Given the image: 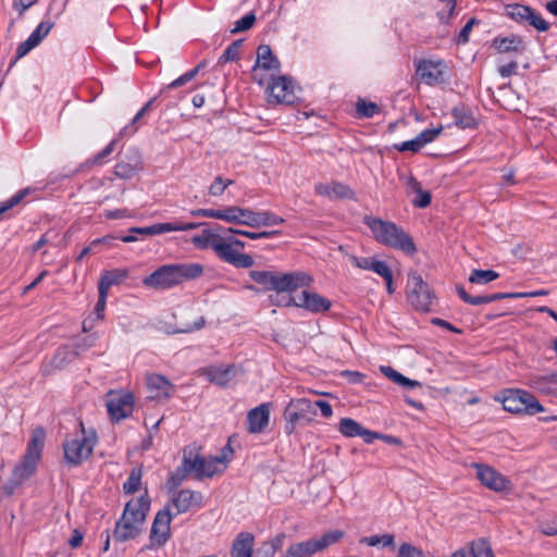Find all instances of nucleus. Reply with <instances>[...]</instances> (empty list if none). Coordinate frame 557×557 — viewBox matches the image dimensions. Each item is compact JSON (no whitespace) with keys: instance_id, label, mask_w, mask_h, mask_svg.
<instances>
[{"instance_id":"1","label":"nucleus","mask_w":557,"mask_h":557,"mask_svg":"<svg viewBox=\"0 0 557 557\" xmlns=\"http://www.w3.org/2000/svg\"><path fill=\"white\" fill-rule=\"evenodd\" d=\"M202 274L203 265L200 263L163 264L150 275L144 277L143 284L148 288L165 290L196 280Z\"/></svg>"},{"instance_id":"2","label":"nucleus","mask_w":557,"mask_h":557,"mask_svg":"<svg viewBox=\"0 0 557 557\" xmlns=\"http://www.w3.org/2000/svg\"><path fill=\"white\" fill-rule=\"evenodd\" d=\"M363 223L370 228L373 238L381 245L400 250L407 256L417 252L412 237L396 223L371 215H364Z\"/></svg>"},{"instance_id":"3","label":"nucleus","mask_w":557,"mask_h":557,"mask_svg":"<svg viewBox=\"0 0 557 557\" xmlns=\"http://www.w3.org/2000/svg\"><path fill=\"white\" fill-rule=\"evenodd\" d=\"M149 508L150 498L147 493L127 502L121 518L115 523L112 534L114 541L123 543L139 536Z\"/></svg>"},{"instance_id":"4","label":"nucleus","mask_w":557,"mask_h":557,"mask_svg":"<svg viewBox=\"0 0 557 557\" xmlns=\"http://www.w3.org/2000/svg\"><path fill=\"white\" fill-rule=\"evenodd\" d=\"M249 276L265 290H275L277 294L288 293V295L298 288L309 287L313 282L312 276L304 271L280 273L252 270L249 272ZM277 297L278 295H276Z\"/></svg>"},{"instance_id":"5","label":"nucleus","mask_w":557,"mask_h":557,"mask_svg":"<svg viewBox=\"0 0 557 557\" xmlns=\"http://www.w3.org/2000/svg\"><path fill=\"white\" fill-rule=\"evenodd\" d=\"M44 445L45 431L38 428L32 434L22 461L14 468L9 482L3 487L8 495H12L17 486L35 473Z\"/></svg>"},{"instance_id":"6","label":"nucleus","mask_w":557,"mask_h":557,"mask_svg":"<svg viewBox=\"0 0 557 557\" xmlns=\"http://www.w3.org/2000/svg\"><path fill=\"white\" fill-rule=\"evenodd\" d=\"M82 437L66 438L63 443L64 460L67 465L77 467L87 460L97 444L95 430L86 433L84 423L79 422Z\"/></svg>"},{"instance_id":"7","label":"nucleus","mask_w":557,"mask_h":557,"mask_svg":"<svg viewBox=\"0 0 557 557\" xmlns=\"http://www.w3.org/2000/svg\"><path fill=\"white\" fill-rule=\"evenodd\" d=\"M406 294L408 302L421 312L431 311L436 299L434 292L417 271L408 273Z\"/></svg>"},{"instance_id":"8","label":"nucleus","mask_w":557,"mask_h":557,"mask_svg":"<svg viewBox=\"0 0 557 557\" xmlns=\"http://www.w3.org/2000/svg\"><path fill=\"white\" fill-rule=\"evenodd\" d=\"M504 410L511 413L535 414L544 410L534 395L522 389H506L502 397H497Z\"/></svg>"},{"instance_id":"9","label":"nucleus","mask_w":557,"mask_h":557,"mask_svg":"<svg viewBox=\"0 0 557 557\" xmlns=\"http://www.w3.org/2000/svg\"><path fill=\"white\" fill-rule=\"evenodd\" d=\"M227 223L260 227L282 224L284 219L270 211L255 212L250 209L232 206L227 207Z\"/></svg>"},{"instance_id":"10","label":"nucleus","mask_w":557,"mask_h":557,"mask_svg":"<svg viewBox=\"0 0 557 557\" xmlns=\"http://www.w3.org/2000/svg\"><path fill=\"white\" fill-rule=\"evenodd\" d=\"M271 302L277 306L285 307H299L312 313H323L330 310L332 302L327 298L321 296L315 292L302 290L298 298H295L289 294L284 296L282 300H276L273 296L270 297Z\"/></svg>"},{"instance_id":"11","label":"nucleus","mask_w":557,"mask_h":557,"mask_svg":"<svg viewBox=\"0 0 557 557\" xmlns=\"http://www.w3.org/2000/svg\"><path fill=\"white\" fill-rule=\"evenodd\" d=\"M317 416L315 406L313 401L307 398L292 399L284 411L286 420L285 432L292 434L295 431L296 423L299 421L311 422Z\"/></svg>"},{"instance_id":"12","label":"nucleus","mask_w":557,"mask_h":557,"mask_svg":"<svg viewBox=\"0 0 557 557\" xmlns=\"http://www.w3.org/2000/svg\"><path fill=\"white\" fill-rule=\"evenodd\" d=\"M172 515L169 508L159 510L152 522L149 535V544L145 545L141 550L159 548L165 545L171 537Z\"/></svg>"},{"instance_id":"13","label":"nucleus","mask_w":557,"mask_h":557,"mask_svg":"<svg viewBox=\"0 0 557 557\" xmlns=\"http://www.w3.org/2000/svg\"><path fill=\"white\" fill-rule=\"evenodd\" d=\"M134 405V395L131 392L109 393L107 408L112 421L119 422L129 417Z\"/></svg>"},{"instance_id":"14","label":"nucleus","mask_w":557,"mask_h":557,"mask_svg":"<svg viewBox=\"0 0 557 557\" xmlns=\"http://www.w3.org/2000/svg\"><path fill=\"white\" fill-rule=\"evenodd\" d=\"M214 252L222 261L236 268L249 269L255 264V260L250 255L239 252L223 236L220 243L214 245Z\"/></svg>"},{"instance_id":"15","label":"nucleus","mask_w":557,"mask_h":557,"mask_svg":"<svg viewBox=\"0 0 557 557\" xmlns=\"http://www.w3.org/2000/svg\"><path fill=\"white\" fill-rule=\"evenodd\" d=\"M267 90L270 103L293 104L296 98L293 82L286 76L274 78Z\"/></svg>"},{"instance_id":"16","label":"nucleus","mask_w":557,"mask_h":557,"mask_svg":"<svg viewBox=\"0 0 557 557\" xmlns=\"http://www.w3.org/2000/svg\"><path fill=\"white\" fill-rule=\"evenodd\" d=\"M472 466L476 470L478 480L485 487L495 492H504L509 488L510 481L494 468L482 463H473Z\"/></svg>"},{"instance_id":"17","label":"nucleus","mask_w":557,"mask_h":557,"mask_svg":"<svg viewBox=\"0 0 557 557\" xmlns=\"http://www.w3.org/2000/svg\"><path fill=\"white\" fill-rule=\"evenodd\" d=\"M442 65V61L422 60L418 63L416 72L421 81L433 86L444 82V73L441 70Z\"/></svg>"},{"instance_id":"18","label":"nucleus","mask_w":557,"mask_h":557,"mask_svg":"<svg viewBox=\"0 0 557 557\" xmlns=\"http://www.w3.org/2000/svg\"><path fill=\"white\" fill-rule=\"evenodd\" d=\"M203 496L200 492L191 490H181L173 493L172 504L176 509V515L184 513L190 510L195 506H200Z\"/></svg>"},{"instance_id":"19","label":"nucleus","mask_w":557,"mask_h":557,"mask_svg":"<svg viewBox=\"0 0 557 557\" xmlns=\"http://www.w3.org/2000/svg\"><path fill=\"white\" fill-rule=\"evenodd\" d=\"M270 421V404H261L248 411L247 423L250 433H261Z\"/></svg>"},{"instance_id":"20","label":"nucleus","mask_w":557,"mask_h":557,"mask_svg":"<svg viewBox=\"0 0 557 557\" xmlns=\"http://www.w3.org/2000/svg\"><path fill=\"white\" fill-rule=\"evenodd\" d=\"M198 447H186L183 454L182 466L185 471L188 473H194V478L198 481L201 480L200 472H202L205 468V458L200 456L198 453Z\"/></svg>"},{"instance_id":"21","label":"nucleus","mask_w":557,"mask_h":557,"mask_svg":"<svg viewBox=\"0 0 557 557\" xmlns=\"http://www.w3.org/2000/svg\"><path fill=\"white\" fill-rule=\"evenodd\" d=\"M530 385L541 394L557 398V371L533 375Z\"/></svg>"},{"instance_id":"22","label":"nucleus","mask_w":557,"mask_h":557,"mask_svg":"<svg viewBox=\"0 0 557 557\" xmlns=\"http://www.w3.org/2000/svg\"><path fill=\"white\" fill-rule=\"evenodd\" d=\"M255 536L249 532H240L233 541L231 557H252Z\"/></svg>"},{"instance_id":"23","label":"nucleus","mask_w":557,"mask_h":557,"mask_svg":"<svg viewBox=\"0 0 557 557\" xmlns=\"http://www.w3.org/2000/svg\"><path fill=\"white\" fill-rule=\"evenodd\" d=\"M147 385L151 392H154L150 398L169 399L171 397V389H173V385L164 376L151 374L147 377Z\"/></svg>"},{"instance_id":"24","label":"nucleus","mask_w":557,"mask_h":557,"mask_svg":"<svg viewBox=\"0 0 557 557\" xmlns=\"http://www.w3.org/2000/svg\"><path fill=\"white\" fill-rule=\"evenodd\" d=\"M264 70H278L280 61L273 55L272 49L269 45H260L257 49V62L252 67V74L256 75L257 69Z\"/></svg>"},{"instance_id":"25","label":"nucleus","mask_w":557,"mask_h":557,"mask_svg":"<svg viewBox=\"0 0 557 557\" xmlns=\"http://www.w3.org/2000/svg\"><path fill=\"white\" fill-rule=\"evenodd\" d=\"M493 46L499 53H522L525 50V42L522 37L511 35L509 37L495 38Z\"/></svg>"},{"instance_id":"26","label":"nucleus","mask_w":557,"mask_h":557,"mask_svg":"<svg viewBox=\"0 0 557 557\" xmlns=\"http://www.w3.org/2000/svg\"><path fill=\"white\" fill-rule=\"evenodd\" d=\"M221 230L222 226L215 224L211 228L203 230L200 235L194 236L191 242L195 246L199 248H211L212 250H214V245L219 244L222 238V236L219 234Z\"/></svg>"},{"instance_id":"27","label":"nucleus","mask_w":557,"mask_h":557,"mask_svg":"<svg viewBox=\"0 0 557 557\" xmlns=\"http://www.w3.org/2000/svg\"><path fill=\"white\" fill-rule=\"evenodd\" d=\"M128 274L127 269L103 271L98 282V289L109 293L111 286L121 284L128 277Z\"/></svg>"},{"instance_id":"28","label":"nucleus","mask_w":557,"mask_h":557,"mask_svg":"<svg viewBox=\"0 0 557 557\" xmlns=\"http://www.w3.org/2000/svg\"><path fill=\"white\" fill-rule=\"evenodd\" d=\"M140 154L135 150L128 162L121 161L116 163L114 174L120 178L129 180L136 174L137 170L140 169Z\"/></svg>"},{"instance_id":"29","label":"nucleus","mask_w":557,"mask_h":557,"mask_svg":"<svg viewBox=\"0 0 557 557\" xmlns=\"http://www.w3.org/2000/svg\"><path fill=\"white\" fill-rule=\"evenodd\" d=\"M210 382L225 386L235 376L236 369L234 366L227 367H210L206 371Z\"/></svg>"},{"instance_id":"30","label":"nucleus","mask_w":557,"mask_h":557,"mask_svg":"<svg viewBox=\"0 0 557 557\" xmlns=\"http://www.w3.org/2000/svg\"><path fill=\"white\" fill-rule=\"evenodd\" d=\"M451 115L455 125L459 128H473L476 126V121L470 108L466 104H459L453 108Z\"/></svg>"},{"instance_id":"31","label":"nucleus","mask_w":557,"mask_h":557,"mask_svg":"<svg viewBox=\"0 0 557 557\" xmlns=\"http://www.w3.org/2000/svg\"><path fill=\"white\" fill-rule=\"evenodd\" d=\"M344 536V532L339 530L329 531L321 539L318 540H308L307 546L311 548V552L317 553L327 548L329 546L339 542Z\"/></svg>"},{"instance_id":"32","label":"nucleus","mask_w":557,"mask_h":557,"mask_svg":"<svg viewBox=\"0 0 557 557\" xmlns=\"http://www.w3.org/2000/svg\"><path fill=\"white\" fill-rule=\"evenodd\" d=\"M408 188L417 194V197L412 200V203L417 208H426L432 200L431 193L429 190H423L420 182H418L413 176H410L407 180Z\"/></svg>"},{"instance_id":"33","label":"nucleus","mask_w":557,"mask_h":557,"mask_svg":"<svg viewBox=\"0 0 557 557\" xmlns=\"http://www.w3.org/2000/svg\"><path fill=\"white\" fill-rule=\"evenodd\" d=\"M225 457L224 456H215L211 457L209 459L205 458V468L202 472L199 473L201 475V480L203 478H212L215 474H220L224 471L225 466L220 468V465L224 463Z\"/></svg>"},{"instance_id":"34","label":"nucleus","mask_w":557,"mask_h":557,"mask_svg":"<svg viewBox=\"0 0 557 557\" xmlns=\"http://www.w3.org/2000/svg\"><path fill=\"white\" fill-rule=\"evenodd\" d=\"M507 15L518 23H527L529 14H531V7L519 3L508 4L506 7Z\"/></svg>"},{"instance_id":"35","label":"nucleus","mask_w":557,"mask_h":557,"mask_svg":"<svg viewBox=\"0 0 557 557\" xmlns=\"http://www.w3.org/2000/svg\"><path fill=\"white\" fill-rule=\"evenodd\" d=\"M141 476V467H135L132 469L127 480L123 484V490L125 494H134L140 488Z\"/></svg>"},{"instance_id":"36","label":"nucleus","mask_w":557,"mask_h":557,"mask_svg":"<svg viewBox=\"0 0 557 557\" xmlns=\"http://www.w3.org/2000/svg\"><path fill=\"white\" fill-rule=\"evenodd\" d=\"M337 429L344 436L355 437L360 435L362 425L351 418H342Z\"/></svg>"},{"instance_id":"37","label":"nucleus","mask_w":557,"mask_h":557,"mask_svg":"<svg viewBox=\"0 0 557 557\" xmlns=\"http://www.w3.org/2000/svg\"><path fill=\"white\" fill-rule=\"evenodd\" d=\"M76 352L73 351L69 346H61L57 349L54 356L51 359V364L58 369L63 368L67 362L72 361Z\"/></svg>"},{"instance_id":"38","label":"nucleus","mask_w":557,"mask_h":557,"mask_svg":"<svg viewBox=\"0 0 557 557\" xmlns=\"http://www.w3.org/2000/svg\"><path fill=\"white\" fill-rule=\"evenodd\" d=\"M205 65H206V62L201 61L196 67L191 69L190 71L186 72L178 78L174 79L172 83L168 84L160 92L162 94L165 90L178 88V87L185 85L186 83L190 82L193 78L196 77L199 70L205 67Z\"/></svg>"},{"instance_id":"39","label":"nucleus","mask_w":557,"mask_h":557,"mask_svg":"<svg viewBox=\"0 0 557 557\" xmlns=\"http://www.w3.org/2000/svg\"><path fill=\"white\" fill-rule=\"evenodd\" d=\"M499 277V274L494 270H472L469 282L473 284H487Z\"/></svg>"},{"instance_id":"40","label":"nucleus","mask_w":557,"mask_h":557,"mask_svg":"<svg viewBox=\"0 0 557 557\" xmlns=\"http://www.w3.org/2000/svg\"><path fill=\"white\" fill-rule=\"evenodd\" d=\"M242 44L243 39H237L234 40L231 45H228L227 48L222 53V55L219 58L218 64L222 65L238 60Z\"/></svg>"},{"instance_id":"41","label":"nucleus","mask_w":557,"mask_h":557,"mask_svg":"<svg viewBox=\"0 0 557 557\" xmlns=\"http://www.w3.org/2000/svg\"><path fill=\"white\" fill-rule=\"evenodd\" d=\"M356 112L359 117H372L380 112L379 106L371 101L359 98L356 102Z\"/></svg>"},{"instance_id":"42","label":"nucleus","mask_w":557,"mask_h":557,"mask_svg":"<svg viewBox=\"0 0 557 557\" xmlns=\"http://www.w3.org/2000/svg\"><path fill=\"white\" fill-rule=\"evenodd\" d=\"M469 548L473 552V557H494L488 542L483 539L473 541L469 544Z\"/></svg>"},{"instance_id":"43","label":"nucleus","mask_w":557,"mask_h":557,"mask_svg":"<svg viewBox=\"0 0 557 557\" xmlns=\"http://www.w3.org/2000/svg\"><path fill=\"white\" fill-rule=\"evenodd\" d=\"M188 476V473L185 471L183 466L177 467L175 472H173L166 480V487L169 492L175 493L177 487L183 483V481Z\"/></svg>"},{"instance_id":"44","label":"nucleus","mask_w":557,"mask_h":557,"mask_svg":"<svg viewBox=\"0 0 557 557\" xmlns=\"http://www.w3.org/2000/svg\"><path fill=\"white\" fill-rule=\"evenodd\" d=\"M169 228L170 227L168 226V223H157V224L146 226V227H132L129 230V232L133 234L153 236V235L168 233Z\"/></svg>"},{"instance_id":"45","label":"nucleus","mask_w":557,"mask_h":557,"mask_svg":"<svg viewBox=\"0 0 557 557\" xmlns=\"http://www.w3.org/2000/svg\"><path fill=\"white\" fill-rule=\"evenodd\" d=\"M53 25V22L42 21L29 35V38L36 44V46H38L44 40V38H46V36L50 33Z\"/></svg>"},{"instance_id":"46","label":"nucleus","mask_w":557,"mask_h":557,"mask_svg":"<svg viewBox=\"0 0 557 557\" xmlns=\"http://www.w3.org/2000/svg\"><path fill=\"white\" fill-rule=\"evenodd\" d=\"M190 214L193 216H207L212 219H219L227 222V207L222 210L214 209H196L191 210Z\"/></svg>"},{"instance_id":"47","label":"nucleus","mask_w":557,"mask_h":557,"mask_svg":"<svg viewBox=\"0 0 557 557\" xmlns=\"http://www.w3.org/2000/svg\"><path fill=\"white\" fill-rule=\"evenodd\" d=\"M332 199H352L354 191L345 184L333 182L331 184Z\"/></svg>"},{"instance_id":"48","label":"nucleus","mask_w":557,"mask_h":557,"mask_svg":"<svg viewBox=\"0 0 557 557\" xmlns=\"http://www.w3.org/2000/svg\"><path fill=\"white\" fill-rule=\"evenodd\" d=\"M360 542L366 543L369 546H377L380 544L384 547L393 546L394 545V535H392V534L372 535L369 537L361 539Z\"/></svg>"},{"instance_id":"49","label":"nucleus","mask_w":557,"mask_h":557,"mask_svg":"<svg viewBox=\"0 0 557 557\" xmlns=\"http://www.w3.org/2000/svg\"><path fill=\"white\" fill-rule=\"evenodd\" d=\"M255 13H248L235 23L234 28L231 30L232 34L242 33L250 29L256 23Z\"/></svg>"},{"instance_id":"50","label":"nucleus","mask_w":557,"mask_h":557,"mask_svg":"<svg viewBox=\"0 0 557 557\" xmlns=\"http://www.w3.org/2000/svg\"><path fill=\"white\" fill-rule=\"evenodd\" d=\"M30 189L29 188H23L18 190L14 196H12L10 199L2 202V213L9 211L10 209L14 208L15 206L20 205L22 200L29 195Z\"/></svg>"},{"instance_id":"51","label":"nucleus","mask_w":557,"mask_h":557,"mask_svg":"<svg viewBox=\"0 0 557 557\" xmlns=\"http://www.w3.org/2000/svg\"><path fill=\"white\" fill-rule=\"evenodd\" d=\"M521 297H522V295H520L519 293H496V294H492V295H483V296H480L479 305L490 304V302H494V301H497L500 299L521 298Z\"/></svg>"},{"instance_id":"52","label":"nucleus","mask_w":557,"mask_h":557,"mask_svg":"<svg viewBox=\"0 0 557 557\" xmlns=\"http://www.w3.org/2000/svg\"><path fill=\"white\" fill-rule=\"evenodd\" d=\"M443 129H444V127L442 125H440L438 127H435V128H426V129L422 131L417 137L419 138L420 143L424 147L426 144H430L433 140H435V138L438 135H441Z\"/></svg>"},{"instance_id":"53","label":"nucleus","mask_w":557,"mask_h":557,"mask_svg":"<svg viewBox=\"0 0 557 557\" xmlns=\"http://www.w3.org/2000/svg\"><path fill=\"white\" fill-rule=\"evenodd\" d=\"M528 24L533 26L539 32H546L549 28V23L546 22L541 15L531 8V14H529Z\"/></svg>"},{"instance_id":"54","label":"nucleus","mask_w":557,"mask_h":557,"mask_svg":"<svg viewBox=\"0 0 557 557\" xmlns=\"http://www.w3.org/2000/svg\"><path fill=\"white\" fill-rule=\"evenodd\" d=\"M232 184V180L224 181L221 176H216L214 182L209 187V194L211 196H220L224 193L225 188Z\"/></svg>"},{"instance_id":"55","label":"nucleus","mask_w":557,"mask_h":557,"mask_svg":"<svg viewBox=\"0 0 557 557\" xmlns=\"http://www.w3.org/2000/svg\"><path fill=\"white\" fill-rule=\"evenodd\" d=\"M394 148L400 152H404V151L418 152L421 148H423V146L420 143L419 138L414 137L411 140H407L399 145H395Z\"/></svg>"},{"instance_id":"56","label":"nucleus","mask_w":557,"mask_h":557,"mask_svg":"<svg viewBox=\"0 0 557 557\" xmlns=\"http://www.w3.org/2000/svg\"><path fill=\"white\" fill-rule=\"evenodd\" d=\"M374 273L383 277V280L388 278L393 275L392 269L388 267V264L385 261L375 259L374 264L372 267V270Z\"/></svg>"},{"instance_id":"57","label":"nucleus","mask_w":557,"mask_h":557,"mask_svg":"<svg viewBox=\"0 0 557 557\" xmlns=\"http://www.w3.org/2000/svg\"><path fill=\"white\" fill-rule=\"evenodd\" d=\"M349 259L356 268H359L362 270H369V271L372 270V267L375 261V258H372V257L361 258V257H357V256H350Z\"/></svg>"},{"instance_id":"58","label":"nucleus","mask_w":557,"mask_h":557,"mask_svg":"<svg viewBox=\"0 0 557 557\" xmlns=\"http://www.w3.org/2000/svg\"><path fill=\"white\" fill-rule=\"evenodd\" d=\"M108 293L98 289V301L96 304L94 313L96 314L98 320H102L104 318V309L107 304Z\"/></svg>"},{"instance_id":"59","label":"nucleus","mask_w":557,"mask_h":557,"mask_svg":"<svg viewBox=\"0 0 557 557\" xmlns=\"http://www.w3.org/2000/svg\"><path fill=\"white\" fill-rule=\"evenodd\" d=\"M117 140H111L90 162L92 164H100L108 156H110L116 146Z\"/></svg>"},{"instance_id":"60","label":"nucleus","mask_w":557,"mask_h":557,"mask_svg":"<svg viewBox=\"0 0 557 557\" xmlns=\"http://www.w3.org/2000/svg\"><path fill=\"white\" fill-rule=\"evenodd\" d=\"M280 231H264V232H238V235L248 237L250 239L270 238L280 235Z\"/></svg>"},{"instance_id":"61","label":"nucleus","mask_w":557,"mask_h":557,"mask_svg":"<svg viewBox=\"0 0 557 557\" xmlns=\"http://www.w3.org/2000/svg\"><path fill=\"white\" fill-rule=\"evenodd\" d=\"M380 370L386 377H388L391 381H393L395 384H398V385H400V383L405 376L389 366H382L380 368Z\"/></svg>"},{"instance_id":"62","label":"nucleus","mask_w":557,"mask_h":557,"mask_svg":"<svg viewBox=\"0 0 557 557\" xmlns=\"http://www.w3.org/2000/svg\"><path fill=\"white\" fill-rule=\"evenodd\" d=\"M57 234L53 231H48L32 246V252H37L39 249L51 243Z\"/></svg>"},{"instance_id":"63","label":"nucleus","mask_w":557,"mask_h":557,"mask_svg":"<svg viewBox=\"0 0 557 557\" xmlns=\"http://www.w3.org/2000/svg\"><path fill=\"white\" fill-rule=\"evenodd\" d=\"M458 296L466 302L472 306H479L480 296H471L468 294L462 285H456Z\"/></svg>"},{"instance_id":"64","label":"nucleus","mask_w":557,"mask_h":557,"mask_svg":"<svg viewBox=\"0 0 557 557\" xmlns=\"http://www.w3.org/2000/svg\"><path fill=\"white\" fill-rule=\"evenodd\" d=\"M35 47H37L36 44L28 37L25 41L17 46L15 59L25 57Z\"/></svg>"}]
</instances>
